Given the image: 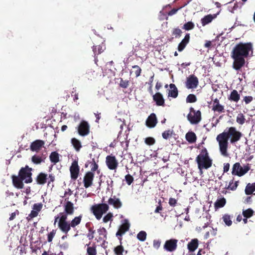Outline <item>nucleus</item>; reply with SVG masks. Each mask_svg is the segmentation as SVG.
<instances>
[{"label": "nucleus", "mask_w": 255, "mask_h": 255, "mask_svg": "<svg viewBox=\"0 0 255 255\" xmlns=\"http://www.w3.org/2000/svg\"><path fill=\"white\" fill-rule=\"evenodd\" d=\"M187 44V43H184L183 41H181V42L178 44V50L179 52H181L185 48Z\"/></svg>", "instance_id": "e2e57ef3"}, {"label": "nucleus", "mask_w": 255, "mask_h": 255, "mask_svg": "<svg viewBox=\"0 0 255 255\" xmlns=\"http://www.w3.org/2000/svg\"><path fill=\"white\" fill-rule=\"evenodd\" d=\"M56 234V230H53L50 233L48 234L47 241L49 243L52 241V240Z\"/></svg>", "instance_id": "13d9d810"}, {"label": "nucleus", "mask_w": 255, "mask_h": 255, "mask_svg": "<svg viewBox=\"0 0 255 255\" xmlns=\"http://www.w3.org/2000/svg\"><path fill=\"white\" fill-rule=\"evenodd\" d=\"M31 160L34 163L36 164H38L41 163L42 161H43L44 159H42L41 156L34 155L32 157Z\"/></svg>", "instance_id": "a19ab883"}, {"label": "nucleus", "mask_w": 255, "mask_h": 255, "mask_svg": "<svg viewBox=\"0 0 255 255\" xmlns=\"http://www.w3.org/2000/svg\"><path fill=\"white\" fill-rule=\"evenodd\" d=\"M255 191V183L254 184L249 183L247 184L245 193L247 195H251Z\"/></svg>", "instance_id": "f704fd0d"}, {"label": "nucleus", "mask_w": 255, "mask_h": 255, "mask_svg": "<svg viewBox=\"0 0 255 255\" xmlns=\"http://www.w3.org/2000/svg\"><path fill=\"white\" fill-rule=\"evenodd\" d=\"M114 252L116 255H123L125 250L123 246L119 245L115 248Z\"/></svg>", "instance_id": "58836bf2"}, {"label": "nucleus", "mask_w": 255, "mask_h": 255, "mask_svg": "<svg viewBox=\"0 0 255 255\" xmlns=\"http://www.w3.org/2000/svg\"><path fill=\"white\" fill-rule=\"evenodd\" d=\"M71 142L76 151L78 152L79 151L82 147L80 141L78 139L73 137L71 139Z\"/></svg>", "instance_id": "c85d7f7f"}, {"label": "nucleus", "mask_w": 255, "mask_h": 255, "mask_svg": "<svg viewBox=\"0 0 255 255\" xmlns=\"http://www.w3.org/2000/svg\"><path fill=\"white\" fill-rule=\"evenodd\" d=\"M213 18V16L211 14H208L205 16L201 19V23L202 25L205 26V25L211 22L212 21Z\"/></svg>", "instance_id": "c9c22d12"}, {"label": "nucleus", "mask_w": 255, "mask_h": 255, "mask_svg": "<svg viewBox=\"0 0 255 255\" xmlns=\"http://www.w3.org/2000/svg\"><path fill=\"white\" fill-rule=\"evenodd\" d=\"M82 218V215H80L79 216L75 217L73 218L70 223L71 228H74L76 226L79 225L81 222Z\"/></svg>", "instance_id": "c756f323"}, {"label": "nucleus", "mask_w": 255, "mask_h": 255, "mask_svg": "<svg viewBox=\"0 0 255 255\" xmlns=\"http://www.w3.org/2000/svg\"><path fill=\"white\" fill-rule=\"evenodd\" d=\"M170 90L168 92V97L176 98L178 96V90L176 86L174 84L169 85Z\"/></svg>", "instance_id": "393cba45"}, {"label": "nucleus", "mask_w": 255, "mask_h": 255, "mask_svg": "<svg viewBox=\"0 0 255 255\" xmlns=\"http://www.w3.org/2000/svg\"><path fill=\"white\" fill-rule=\"evenodd\" d=\"M58 227L60 230L65 234H67L71 230L70 224L68 221L64 222H58Z\"/></svg>", "instance_id": "4be33fe9"}, {"label": "nucleus", "mask_w": 255, "mask_h": 255, "mask_svg": "<svg viewBox=\"0 0 255 255\" xmlns=\"http://www.w3.org/2000/svg\"><path fill=\"white\" fill-rule=\"evenodd\" d=\"M182 32L180 29L179 28H174L172 32V34L174 35L175 38H178L181 36Z\"/></svg>", "instance_id": "09e8293b"}, {"label": "nucleus", "mask_w": 255, "mask_h": 255, "mask_svg": "<svg viewBox=\"0 0 255 255\" xmlns=\"http://www.w3.org/2000/svg\"><path fill=\"white\" fill-rule=\"evenodd\" d=\"M190 37V34L186 33L184 38L182 40V41H183L184 43L188 44L189 42Z\"/></svg>", "instance_id": "774afa93"}, {"label": "nucleus", "mask_w": 255, "mask_h": 255, "mask_svg": "<svg viewBox=\"0 0 255 255\" xmlns=\"http://www.w3.org/2000/svg\"><path fill=\"white\" fill-rule=\"evenodd\" d=\"M177 242L178 240L176 239L167 240L163 246V249L168 252H173L177 249Z\"/></svg>", "instance_id": "f8f14e48"}, {"label": "nucleus", "mask_w": 255, "mask_h": 255, "mask_svg": "<svg viewBox=\"0 0 255 255\" xmlns=\"http://www.w3.org/2000/svg\"><path fill=\"white\" fill-rule=\"evenodd\" d=\"M132 68L135 70L134 73L136 77L139 76L141 72V68L138 65H134L132 67Z\"/></svg>", "instance_id": "6e6d98bb"}, {"label": "nucleus", "mask_w": 255, "mask_h": 255, "mask_svg": "<svg viewBox=\"0 0 255 255\" xmlns=\"http://www.w3.org/2000/svg\"><path fill=\"white\" fill-rule=\"evenodd\" d=\"M32 168L28 165L21 167L19 172L18 175H12L11 176L13 185L17 189H23L24 188L23 181L25 183H30L32 182Z\"/></svg>", "instance_id": "7ed1b4c3"}, {"label": "nucleus", "mask_w": 255, "mask_h": 255, "mask_svg": "<svg viewBox=\"0 0 255 255\" xmlns=\"http://www.w3.org/2000/svg\"><path fill=\"white\" fill-rule=\"evenodd\" d=\"M240 94L236 90H234L231 92V93L229 97V100L236 103L240 100Z\"/></svg>", "instance_id": "cd10ccee"}, {"label": "nucleus", "mask_w": 255, "mask_h": 255, "mask_svg": "<svg viewBox=\"0 0 255 255\" xmlns=\"http://www.w3.org/2000/svg\"><path fill=\"white\" fill-rule=\"evenodd\" d=\"M250 170V167L248 165L242 167L239 162L235 163L233 166L232 173L234 175L241 176L245 174Z\"/></svg>", "instance_id": "0eeeda50"}, {"label": "nucleus", "mask_w": 255, "mask_h": 255, "mask_svg": "<svg viewBox=\"0 0 255 255\" xmlns=\"http://www.w3.org/2000/svg\"><path fill=\"white\" fill-rule=\"evenodd\" d=\"M108 202L109 204L113 206L116 209H119L122 206V203L120 199L117 198L116 196L110 198Z\"/></svg>", "instance_id": "aec40b11"}, {"label": "nucleus", "mask_w": 255, "mask_h": 255, "mask_svg": "<svg viewBox=\"0 0 255 255\" xmlns=\"http://www.w3.org/2000/svg\"><path fill=\"white\" fill-rule=\"evenodd\" d=\"M253 100V98L252 96H246L244 98V101H245L246 104H248L250 102H251Z\"/></svg>", "instance_id": "338daca9"}, {"label": "nucleus", "mask_w": 255, "mask_h": 255, "mask_svg": "<svg viewBox=\"0 0 255 255\" xmlns=\"http://www.w3.org/2000/svg\"><path fill=\"white\" fill-rule=\"evenodd\" d=\"M90 209L96 218L99 220L103 215L109 210V206L106 203L96 204L92 206Z\"/></svg>", "instance_id": "39448f33"}, {"label": "nucleus", "mask_w": 255, "mask_h": 255, "mask_svg": "<svg viewBox=\"0 0 255 255\" xmlns=\"http://www.w3.org/2000/svg\"><path fill=\"white\" fill-rule=\"evenodd\" d=\"M49 158L52 163L56 164L59 161V154L56 151H53L51 153Z\"/></svg>", "instance_id": "2f4dec72"}, {"label": "nucleus", "mask_w": 255, "mask_h": 255, "mask_svg": "<svg viewBox=\"0 0 255 255\" xmlns=\"http://www.w3.org/2000/svg\"><path fill=\"white\" fill-rule=\"evenodd\" d=\"M77 130L79 134L82 136L87 135L90 132V126L85 121H82L78 127Z\"/></svg>", "instance_id": "6e6552de"}, {"label": "nucleus", "mask_w": 255, "mask_h": 255, "mask_svg": "<svg viewBox=\"0 0 255 255\" xmlns=\"http://www.w3.org/2000/svg\"><path fill=\"white\" fill-rule=\"evenodd\" d=\"M47 174L43 173H39L36 177V182L39 185H44L47 183Z\"/></svg>", "instance_id": "412c9836"}, {"label": "nucleus", "mask_w": 255, "mask_h": 255, "mask_svg": "<svg viewBox=\"0 0 255 255\" xmlns=\"http://www.w3.org/2000/svg\"><path fill=\"white\" fill-rule=\"evenodd\" d=\"M95 233V230H94V228L89 227L88 228V233L87 234V237L89 239V240H91L94 238V234Z\"/></svg>", "instance_id": "37998d69"}, {"label": "nucleus", "mask_w": 255, "mask_h": 255, "mask_svg": "<svg viewBox=\"0 0 255 255\" xmlns=\"http://www.w3.org/2000/svg\"><path fill=\"white\" fill-rule=\"evenodd\" d=\"M238 181H234L233 179L230 181L229 185L227 187H226L225 189H229L232 191H235L236 190L238 186Z\"/></svg>", "instance_id": "72a5a7b5"}, {"label": "nucleus", "mask_w": 255, "mask_h": 255, "mask_svg": "<svg viewBox=\"0 0 255 255\" xmlns=\"http://www.w3.org/2000/svg\"><path fill=\"white\" fill-rule=\"evenodd\" d=\"M168 203L170 206L175 207L177 203V201L174 198H170Z\"/></svg>", "instance_id": "0e129e2a"}, {"label": "nucleus", "mask_w": 255, "mask_h": 255, "mask_svg": "<svg viewBox=\"0 0 255 255\" xmlns=\"http://www.w3.org/2000/svg\"><path fill=\"white\" fill-rule=\"evenodd\" d=\"M106 163L110 170H116L118 166V161L116 157L113 155H108L106 157Z\"/></svg>", "instance_id": "9b49d317"}, {"label": "nucleus", "mask_w": 255, "mask_h": 255, "mask_svg": "<svg viewBox=\"0 0 255 255\" xmlns=\"http://www.w3.org/2000/svg\"><path fill=\"white\" fill-rule=\"evenodd\" d=\"M196 161L198 164V168L201 173L203 169H207L211 167L212 160L209 157L206 148L201 149L200 154L196 157Z\"/></svg>", "instance_id": "20e7f679"}, {"label": "nucleus", "mask_w": 255, "mask_h": 255, "mask_svg": "<svg viewBox=\"0 0 255 255\" xmlns=\"http://www.w3.org/2000/svg\"><path fill=\"white\" fill-rule=\"evenodd\" d=\"M190 113L187 115V119L192 125H197L201 121V112L200 111H195L191 107L189 109Z\"/></svg>", "instance_id": "423d86ee"}, {"label": "nucleus", "mask_w": 255, "mask_h": 255, "mask_svg": "<svg viewBox=\"0 0 255 255\" xmlns=\"http://www.w3.org/2000/svg\"><path fill=\"white\" fill-rule=\"evenodd\" d=\"M144 142L148 145H152L155 143V140L153 137H148L145 138Z\"/></svg>", "instance_id": "8fccbe9b"}, {"label": "nucleus", "mask_w": 255, "mask_h": 255, "mask_svg": "<svg viewBox=\"0 0 255 255\" xmlns=\"http://www.w3.org/2000/svg\"><path fill=\"white\" fill-rule=\"evenodd\" d=\"M129 224L128 220L127 219L125 220L124 223L120 226V228L116 233V236L118 237L120 240H122V236L129 230Z\"/></svg>", "instance_id": "4468645a"}, {"label": "nucleus", "mask_w": 255, "mask_h": 255, "mask_svg": "<svg viewBox=\"0 0 255 255\" xmlns=\"http://www.w3.org/2000/svg\"><path fill=\"white\" fill-rule=\"evenodd\" d=\"M161 245V241L159 240H154L153 242V247L154 249L157 250L159 248Z\"/></svg>", "instance_id": "680f3d73"}, {"label": "nucleus", "mask_w": 255, "mask_h": 255, "mask_svg": "<svg viewBox=\"0 0 255 255\" xmlns=\"http://www.w3.org/2000/svg\"><path fill=\"white\" fill-rule=\"evenodd\" d=\"M38 212L37 211L32 210L30 213L28 215V217L26 218V219L28 221L30 220L31 219H33V218H35L38 216Z\"/></svg>", "instance_id": "864d4df0"}, {"label": "nucleus", "mask_w": 255, "mask_h": 255, "mask_svg": "<svg viewBox=\"0 0 255 255\" xmlns=\"http://www.w3.org/2000/svg\"><path fill=\"white\" fill-rule=\"evenodd\" d=\"M172 134V131L169 129V130L164 131L162 133V136L164 139H167L169 137L171 136Z\"/></svg>", "instance_id": "603ef678"}, {"label": "nucleus", "mask_w": 255, "mask_h": 255, "mask_svg": "<svg viewBox=\"0 0 255 255\" xmlns=\"http://www.w3.org/2000/svg\"><path fill=\"white\" fill-rule=\"evenodd\" d=\"M125 180L127 183L130 185L133 181V178L131 175L127 174L125 176Z\"/></svg>", "instance_id": "4d7b16f0"}, {"label": "nucleus", "mask_w": 255, "mask_h": 255, "mask_svg": "<svg viewBox=\"0 0 255 255\" xmlns=\"http://www.w3.org/2000/svg\"><path fill=\"white\" fill-rule=\"evenodd\" d=\"M226 203V200L224 197L218 199L214 204L215 208H220L223 207Z\"/></svg>", "instance_id": "473e14b6"}, {"label": "nucleus", "mask_w": 255, "mask_h": 255, "mask_svg": "<svg viewBox=\"0 0 255 255\" xmlns=\"http://www.w3.org/2000/svg\"><path fill=\"white\" fill-rule=\"evenodd\" d=\"M89 163L91 164V166H92L90 171H92L93 173H94V172L97 170L98 169V164L96 163L94 158H93L92 161L89 162Z\"/></svg>", "instance_id": "de8ad7c7"}, {"label": "nucleus", "mask_w": 255, "mask_h": 255, "mask_svg": "<svg viewBox=\"0 0 255 255\" xmlns=\"http://www.w3.org/2000/svg\"><path fill=\"white\" fill-rule=\"evenodd\" d=\"M43 207V204L41 203H35L33 205L32 209L39 212L41 211Z\"/></svg>", "instance_id": "5fc2aeb1"}, {"label": "nucleus", "mask_w": 255, "mask_h": 255, "mask_svg": "<svg viewBox=\"0 0 255 255\" xmlns=\"http://www.w3.org/2000/svg\"><path fill=\"white\" fill-rule=\"evenodd\" d=\"M158 206L156 208L154 211V213H159L161 210H162L163 208L161 205V201L160 200L158 201Z\"/></svg>", "instance_id": "69168bd1"}, {"label": "nucleus", "mask_w": 255, "mask_h": 255, "mask_svg": "<svg viewBox=\"0 0 255 255\" xmlns=\"http://www.w3.org/2000/svg\"><path fill=\"white\" fill-rule=\"evenodd\" d=\"M197 99L196 96L194 94H189L186 98V102L192 103H195L197 101Z\"/></svg>", "instance_id": "49530a36"}, {"label": "nucleus", "mask_w": 255, "mask_h": 255, "mask_svg": "<svg viewBox=\"0 0 255 255\" xmlns=\"http://www.w3.org/2000/svg\"><path fill=\"white\" fill-rule=\"evenodd\" d=\"M70 172L71 179L74 180H76L80 172V167L77 160H75L72 162L70 167Z\"/></svg>", "instance_id": "1a4fd4ad"}, {"label": "nucleus", "mask_w": 255, "mask_h": 255, "mask_svg": "<svg viewBox=\"0 0 255 255\" xmlns=\"http://www.w3.org/2000/svg\"><path fill=\"white\" fill-rule=\"evenodd\" d=\"M194 24L192 22L189 21L183 25V29L186 30H190L193 29L194 28Z\"/></svg>", "instance_id": "a18cd8bd"}, {"label": "nucleus", "mask_w": 255, "mask_h": 255, "mask_svg": "<svg viewBox=\"0 0 255 255\" xmlns=\"http://www.w3.org/2000/svg\"><path fill=\"white\" fill-rule=\"evenodd\" d=\"M157 118L154 113L151 114L146 121V125L148 127L154 128L157 124Z\"/></svg>", "instance_id": "f3484780"}, {"label": "nucleus", "mask_w": 255, "mask_h": 255, "mask_svg": "<svg viewBox=\"0 0 255 255\" xmlns=\"http://www.w3.org/2000/svg\"><path fill=\"white\" fill-rule=\"evenodd\" d=\"M223 222L228 226H230L232 224V221L231 220V217L228 214H225L222 217Z\"/></svg>", "instance_id": "e433bc0d"}, {"label": "nucleus", "mask_w": 255, "mask_h": 255, "mask_svg": "<svg viewBox=\"0 0 255 255\" xmlns=\"http://www.w3.org/2000/svg\"><path fill=\"white\" fill-rule=\"evenodd\" d=\"M90 243L87 244V253L88 255H96L97 254L96 250V246L95 244H93L92 246H89Z\"/></svg>", "instance_id": "7c9ffc66"}, {"label": "nucleus", "mask_w": 255, "mask_h": 255, "mask_svg": "<svg viewBox=\"0 0 255 255\" xmlns=\"http://www.w3.org/2000/svg\"><path fill=\"white\" fill-rule=\"evenodd\" d=\"M45 142L43 140L37 139L31 143L30 148L31 151H38L44 145Z\"/></svg>", "instance_id": "dca6fc26"}, {"label": "nucleus", "mask_w": 255, "mask_h": 255, "mask_svg": "<svg viewBox=\"0 0 255 255\" xmlns=\"http://www.w3.org/2000/svg\"><path fill=\"white\" fill-rule=\"evenodd\" d=\"M129 85V80H124L123 78H120V82L119 84V86L120 87L124 89H126L128 87Z\"/></svg>", "instance_id": "c03bdc74"}, {"label": "nucleus", "mask_w": 255, "mask_h": 255, "mask_svg": "<svg viewBox=\"0 0 255 255\" xmlns=\"http://www.w3.org/2000/svg\"><path fill=\"white\" fill-rule=\"evenodd\" d=\"M153 100L156 103V104L158 106H164L165 101L162 95L157 92L153 96Z\"/></svg>", "instance_id": "6ab92c4d"}, {"label": "nucleus", "mask_w": 255, "mask_h": 255, "mask_svg": "<svg viewBox=\"0 0 255 255\" xmlns=\"http://www.w3.org/2000/svg\"><path fill=\"white\" fill-rule=\"evenodd\" d=\"M60 214H61V216L59 219L58 222H67V217H68V215H69V214H67L65 213L64 214L60 213Z\"/></svg>", "instance_id": "052dcab7"}, {"label": "nucleus", "mask_w": 255, "mask_h": 255, "mask_svg": "<svg viewBox=\"0 0 255 255\" xmlns=\"http://www.w3.org/2000/svg\"><path fill=\"white\" fill-rule=\"evenodd\" d=\"M212 110L219 113L225 112L224 107L220 104L219 100L217 98L213 101Z\"/></svg>", "instance_id": "a211bd4d"}, {"label": "nucleus", "mask_w": 255, "mask_h": 255, "mask_svg": "<svg viewBox=\"0 0 255 255\" xmlns=\"http://www.w3.org/2000/svg\"><path fill=\"white\" fill-rule=\"evenodd\" d=\"M198 79L194 75H191L187 78L185 85L187 89H195L198 86Z\"/></svg>", "instance_id": "9d476101"}, {"label": "nucleus", "mask_w": 255, "mask_h": 255, "mask_svg": "<svg viewBox=\"0 0 255 255\" xmlns=\"http://www.w3.org/2000/svg\"><path fill=\"white\" fill-rule=\"evenodd\" d=\"M254 213V211L251 208H249L243 211V215L245 218H249L251 217Z\"/></svg>", "instance_id": "4c0bfd02"}, {"label": "nucleus", "mask_w": 255, "mask_h": 255, "mask_svg": "<svg viewBox=\"0 0 255 255\" xmlns=\"http://www.w3.org/2000/svg\"><path fill=\"white\" fill-rule=\"evenodd\" d=\"M105 49V45L103 43L99 45L93 46V51L95 55V62L96 63L98 61L97 55L102 53Z\"/></svg>", "instance_id": "2eb2a0df"}, {"label": "nucleus", "mask_w": 255, "mask_h": 255, "mask_svg": "<svg viewBox=\"0 0 255 255\" xmlns=\"http://www.w3.org/2000/svg\"><path fill=\"white\" fill-rule=\"evenodd\" d=\"M186 140L190 143H193L196 142L197 140V136L196 134L193 131L188 132L185 135Z\"/></svg>", "instance_id": "a878e982"}, {"label": "nucleus", "mask_w": 255, "mask_h": 255, "mask_svg": "<svg viewBox=\"0 0 255 255\" xmlns=\"http://www.w3.org/2000/svg\"><path fill=\"white\" fill-rule=\"evenodd\" d=\"M64 212L69 215H72L74 213V204L71 201H67L64 205Z\"/></svg>", "instance_id": "5701e85b"}, {"label": "nucleus", "mask_w": 255, "mask_h": 255, "mask_svg": "<svg viewBox=\"0 0 255 255\" xmlns=\"http://www.w3.org/2000/svg\"><path fill=\"white\" fill-rule=\"evenodd\" d=\"M99 237L97 239V242H105L107 239V231L104 227L100 228L98 230Z\"/></svg>", "instance_id": "b1692460"}, {"label": "nucleus", "mask_w": 255, "mask_h": 255, "mask_svg": "<svg viewBox=\"0 0 255 255\" xmlns=\"http://www.w3.org/2000/svg\"><path fill=\"white\" fill-rule=\"evenodd\" d=\"M146 233L145 231H140L137 235V238L138 240L141 242H143L146 240Z\"/></svg>", "instance_id": "79ce46f5"}, {"label": "nucleus", "mask_w": 255, "mask_h": 255, "mask_svg": "<svg viewBox=\"0 0 255 255\" xmlns=\"http://www.w3.org/2000/svg\"><path fill=\"white\" fill-rule=\"evenodd\" d=\"M246 121V119L245 117V116L242 114L240 113L238 115L236 119V122L241 125H243Z\"/></svg>", "instance_id": "ea45409f"}, {"label": "nucleus", "mask_w": 255, "mask_h": 255, "mask_svg": "<svg viewBox=\"0 0 255 255\" xmlns=\"http://www.w3.org/2000/svg\"><path fill=\"white\" fill-rule=\"evenodd\" d=\"M253 46L252 43L240 42L235 45L232 52L231 57L233 59V68L239 71L245 64V58L249 56L250 52L253 53Z\"/></svg>", "instance_id": "f03ea898"}, {"label": "nucleus", "mask_w": 255, "mask_h": 255, "mask_svg": "<svg viewBox=\"0 0 255 255\" xmlns=\"http://www.w3.org/2000/svg\"><path fill=\"white\" fill-rule=\"evenodd\" d=\"M243 135L242 132L234 127L227 128L223 132L219 134L216 137V140L218 142L221 154L224 156H228V141L229 140L232 144H235L241 140Z\"/></svg>", "instance_id": "f257e3e1"}, {"label": "nucleus", "mask_w": 255, "mask_h": 255, "mask_svg": "<svg viewBox=\"0 0 255 255\" xmlns=\"http://www.w3.org/2000/svg\"><path fill=\"white\" fill-rule=\"evenodd\" d=\"M198 246V240L197 239H192L187 245L188 249L190 252H194Z\"/></svg>", "instance_id": "bb28decb"}, {"label": "nucleus", "mask_w": 255, "mask_h": 255, "mask_svg": "<svg viewBox=\"0 0 255 255\" xmlns=\"http://www.w3.org/2000/svg\"><path fill=\"white\" fill-rule=\"evenodd\" d=\"M113 217V214L111 212H109L104 217V218L103 219V222L104 223H107L109 221H112Z\"/></svg>", "instance_id": "3c124183"}, {"label": "nucleus", "mask_w": 255, "mask_h": 255, "mask_svg": "<svg viewBox=\"0 0 255 255\" xmlns=\"http://www.w3.org/2000/svg\"><path fill=\"white\" fill-rule=\"evenodd\" d=\"M94 178V173L92 171H88L86 173L83 178V183L85 188H88L93 184Z\"/></svg>", "instance_id": "ddd939ff"}, {"label": "nucleus", "mask_w": 255, "mask_h": 255, "mask_svg": "<svg viewBox=\"0 0 255 255\" xmlns=\"http://www.w3.org/2000/svg\"><path fill=\"white\" fill-rule=\"evenodd\" d=\"M153 78H154V75H153L151 77H150V78L149 79L148 83V85H149V87L148 88V91L151 94L153 93L152 88V83L153 81Z\"/></svg>", "instance_id": "bf43d9fd"}]
</instances>
